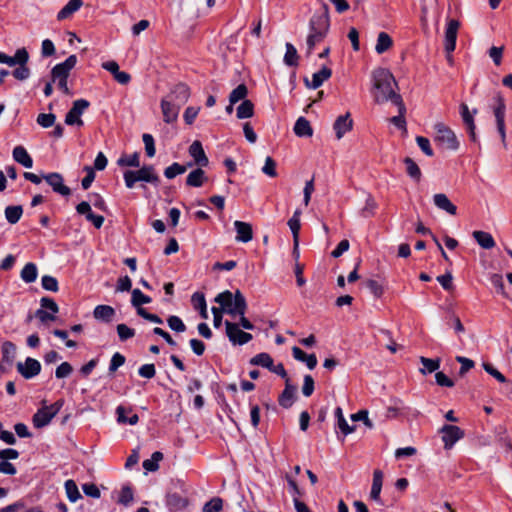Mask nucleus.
Masks as SVG:
<instances>
[{
  "instance_id": "nucleus-1",
  "label": "nucleus",
  "mask_w": 512,
  "mask_h": 512,
  "mask_svg": "<svg viewBox=\"0 0 512 512\" xmlns=\"http://www.w3.org/2000/svg\"><path fill=\"white\" fill-rule=\"evenodd\" d=\"M372 78L373 87L371 93L376 103L382 104L388 101L395 103L396 98H402L401 95L395 91L398 85L389 70L379 68L373 72Z\"/></svg>"
},
{
  "instance_id": "nucleus-2",
  "label": "nucleus",
  "mask_w": 512,
  "mask_h": 512,
  "mask_svg": "<svg viewBox=\"0 0 512 512\" xmlns=\"http://www.w3.org/2000/svg\"><path fill=\"white\" fill-rule=\"evenodd\" d=\"M330 27L328 12L314 13L309 21V34L307 36V56L311 55L315 46L322 42Z\"/></svg>"
},
{
  "instance_id": "nucleus-3",
  "label": "nucleus",
  "mask_w": 512,
  "mask_h": 512,
  "mask_svg": "<svg viewBox=\"0 0 512 512\" xmlns=\"http://www.w3.org/2000/svg\"><path fill=\"white\" fill-rule=\"evenodd\" d=\"M125 185L132 189L136 182L143 181L158 186L160 178L153 165H143L138 170H126L123 173Z\"/></svg>"
},
{
  "instance_id": "nucleus-4",
  "label": "nucleus",
  "mask_w": 512,
  "mask_h": 512,
  "mask_svg": "<svg viewBox=\"0 0 512 512\" xmlns=\"http://www.w3.org/2000/svg\"><path fill=\"white\" fill-rule=\"evenodd\" d=\"M64 405V400L59 399L49 406H44L37 410L32 417L35 428H43L47 426L51 420L57 415Z\"/></svg>"
},
{
  "instance_id": "nucleus-5",
  "label": "nucleus",
  "mask_w": 512,
  "mask_h": 512,
  "mask_svg": "<svg viewBox=\"0 0 512 512\" xmlns=\"http://www.w3.org/2000/svg\"><path fill=\"white\" fill-rule=\"evenodd\" d=\"M494 105H493V114L496 121L497 131L501 137V141L504 146H506V129H505V112H506V104L503 96L500 93H497L493 97Z\"/></svg>"
},
{
  "instance_id": "nucleus-6",
  "label": "nucleus",
  "mask_w": 512,
  "mask_h": 512,
  "mask_svg": "<svg viewBox=\"0 0 512 512\" xmlns=\"http://www.w3.org/2000/svg\"><path fill=\"white\" fill-rule=\"evenodd\" d=\"M434 129L436 132V142L449 150H457L459 148V141L455 133L448 126L443 123H436Z\"/></svg>"
},
{
  "instance_id": "nucleus-7",
  "label": "nucleus",
  "mask_w": 512,
  "mask_h": 512,
  "mask_svg": "<svg viewBox=\"0 0 512 512\" xmlns=\"http://www.w3.org/2000/svg\"><path fill=\"white\" fill-rule=\"evenodd\" d=\"M89 106L90 102L86 99L75 100L72 104L71 109L67 112L65 116V124L69 126H83L84 122L81 119V115Z\"/></svg>"
},
{
  "instance_id": "nucleus-8",
  "label": "nucleus",
  "mask_w": 512,
  "mask_h": 512,
  "mask_svg": "<svg viewBox=\"0 0 512 512\" xmlns=\"http://www.w3.org/2000/svg\"><path fill=\"white\" fill-rule=\"evenodd\" d=\"M226 336L233 345H245L253 339L252 334L239 328V325L228 320L225 321Z\"/></svg>"
},
{
  "instance_id": "nucleus-9",
  "label": "nucleus",
  "mask_w": 512,
  "mask_h": 512,
  "mask_svg": "<svg viewBox=\"0 0 512 512\" xmlns=\"http://www.w3.org/2000/svg\"><path fill=\"white\" fill-rule=\"evenodd\" d=\"M460 27V22L456 19H449L445 30L444 49L448 55V59H451V53L456 48L457 34Z\"/></svg>"
},
{
  "instance_id": "nucleus-10",
  "label": "nucleus",
  "mask_w": 512,
  "mask_h": 512,
  "mask_svg": "<svg viewBox=\"0 0 512 512\" xmlns=\"http://www.w3.org/2000/svg\"><path fill=\"white\" fill-rule=\"evenodd\" d=\"M442 441L446 450L451 449L454 444L464 437V431L455 425L446 424L440 429Z\"/></svg>"
},
{
  "instance_id": "nucleus-11",
  "label": "nucleus",
  "mask_w": 512,
  "mask_h": 512,
  "mask_svg": "<svg viewBox=\"0 0 512 512\" xmlns=\"http://www.w3.org/2000/svg\"><path fill=\"white\" fill-rule=\"evenodd\" d=\"M77 63L76 55H70L64 62L56 64L51 70L52 82L59 79H68L70 71Z\"/></svg>"
},
{
  "instance_id": "nucleus-12",
  "label": "nucleus",
  "mask_w": 512,
  "mask_h": 512,
  "mask_svg": "<svg viewBox=\"0 0 512 512\" xmlns=\"http://www.w3.org/2000/svg\"><path fill=\"white\" fill-rule=\"evenodd\" d=\"M459 112L463 121V124L466 127V130L469 134L470 140L473 142H476V125L474 122V116L477 114V109H473L471 112L468 108V105L466 103H461L459 106Z\"/></svg>"
},
{
  "instance_id": "nucleus-13",
  "label": "nucleus",
  "mask_w": 512,
  "mask_h": 512,
  "mask_svg": "<svg viewBox=\"0 0 512 512\" xmlns=\"http://www.w3.org/2000/svg\"><path fill=\"white\" fill-rule=\"evenodd\" d=\"M43 179L49 186H51L55 193L64 197H67L71 194V189L64 184V178L60 173L52 172L44 174Z\"/></svg>"
},
{
  "instance_id": "nucleus-14",
  "label": "nucleus",
  "mask_w": 512,
  "mask_h": 512,
  "mask_svg": "<svg viewBox=\"0 0 512 512\" xmlns=\"http://www.w3.org/2000/svg\"><path fill=\"white\" fill-rule=\"evenodd\" d=\"M16 367L18 373L25 379H32L41 372L40 362L31 357H27L24 363L18 362Z\"/></svg>"
},
{
  "instance_id": "nucleus-15",
  "label": "nucleus",
  "mask_w": 512,
  "mask_h": 512,
  "mask_svg": "<svg viewBox=\"0 0 512 512\" xmlns=\"http://www.w3.org/2000/svg\"><path fill=\"white\" fill-rule=\"evenodd\" d=\"M76 212L79 215L85 216L86 220L91 222L96 229H100L104 223V217L102 215L95 214L91 205L87 201H82L76 205Z\"/></svg>"
},
{
  "instance_id": "nucleus-16",
  "label": "nucleus",
  "mask_w": 512,
  "mask_h": 512,
  "mask_svg": "<svg viewBox=\"0 0 512 512\" xmlns=\"http://www.w3.org/2000/svg\"><path fill=\"white\" fill-rule=\"evenodd\" d=\"M189 97V86L180 82L171 89L170 93L165 98L172 100V102L178 104L179 106H182L188 101Z\"/></svg>"
},
{
  "instance_id": "nucleus-17",
  "label": "nucleus",
  "mask_w": 512,
  "mask_h": 512,
  "mask_svg": "<svg viewBox=\"0 0 512 512\" xmlns=\"http://www.w3.org/2000/svg\"><path fill=\"white\" fill-rule=\"evenodd\" d=\"M28 60L29 54L24 47L17 49L13 56H9L6 53L0 51V63L6 64L10 67H14L18 64H27Z\"/></svg>"
},
{
  "instance_id": "nucleus-18",
  "label": "nucleus",
  "mask_w": 512,
  "mask_h": 512,
  "mask_svg": "<svg viewBox=\"0 0 512 512\" xmlns=\"http://www.w3.org/2000/svg\"><path fill=\"white\" fill-rule=\"evenodd\" d=\"M180 108L181 106L164 97L161 100V111L164 122L168 124L175 122L178 119Z\"/></svg>"
},
{
  "instance_id": "nucleus-19",
  "label": "nucleus",
  "mask_w": 512,
  "mask_h": 512,
  "mask_svg": "<svg viewBox=\"0 0 512 512\" xmlns=\"http://www.w3.org/2000/svg\"><path fill=\"white\" fill-rule=\"evenodd\" d=\"M353 128V120L351 119L350 113L340 115L337 117L333 124V129L336 134V138L341 139L347 132Z\"/></svg>"
},
{
  "instance_id": "nucleus-20",
  "label": "nucleus",
  "mask_w": 512,
  "mask_h": 512,
  "mask_svg": "<svg viewBox=\"0 0 512 512\" xmlns=\"http://www.w3.org/2000/svg\"><path fill=\"white\" fill-rule=\"evenodd\" d=\"M189 155L194 159V163L199 167H206L209 164L208 157L205 154L200 141H194L189 147Z\"/></svg>"
},
{
  "instance_id": "nucleus-21",
  "label": "nucleus",
  "mask_w": 512,
  "mask_h": 512,
  "mask_svg": "<svg viewBox=\"0 0 512 512\" xmlns=\"http://www.w3.org/2000/svg\"><path fill=\"white\" fill-rule=\"evenodd\" d=\"M332 75V70L326 66H323L318 72L312 75V81H309L308 78L304 79V83L306 87L310 89L319 88L324 81L328 80Z\"/></svg>"
},
{
  "instance_id": "nucleus-22",
  "label": "nucleus",
  "mask_w": 512,
  "mask_h": 512,
  "mask_svg": "<svg viewBox=\"0 0 512 512\" xmlns=\"http://www.w3.org/2000/svg\"><path fill=\"white\" fill-rule=\"evenodd\" d=\"M188 499L177 492H170L166 495V505L170 511H182L188 506Z\"/></svg>"
},
{
  "instance_id": "nucleus-23",
  "label": "nucleus",
  "mask_w": 512,
  "mask_h": 512,
  "mask_svg": "<svg viewBox=\"0 0 512 512\" xmlns=\"http://www.w3.org/2000/svg\"><path fill=\"white\" fill-rule=\"evenodd\" d=\"M296 390V386L291 384L290 379H287L285 388L278 398L279 405L285 409L290 408L294 403Z\"/></svg>"
},
{
  "instance_id": "nucleus-24",
  "label": "nucleus",
  "mask_w": 512,
  "mask_h": 512,
  "mask_svg": "<svg viewBox=\"0 0 512 512\" xmlns=\"http://www.w3.org/2000/svg\"><path fill=\"white\" fill-rule=\"evenodd\" d=\"M236 230V241L247 243L253 238V230L251 224L236 220L234 222Z\"/></svg>"
},
{
  "instance_id": "nucleus-25",
  "label": "nucleus",
  "mask_w": 512,
  "mask_h": 512,
  "mask_svg": "<svg viewBox=\"0 0 512 512\" xmlns=\"http://www.w3.org/2000/svg\"><path fill=\"white\" fill-rule=\"evenodd\" d=\"M247 310V302L240 290L234 293V303L232 309H227V314L232 316L245 315Z\"/></svg>"
},
{
  "instance_id": "nucleus-26",
  "label": "nucleus",
  "mask_w": 512,
  "mask_h": 512,
  "mask_svg": "<svg viewBox=\"0 0 512 512\" xmlns=\"http://www.w3.org/2000/svg\"><path fill=\"white\" fill-rule=\"evenodd\" d=\"M434 204L437 208L444 210L450 215H455L457 207L449 200V198L443 194L438 193L433 196Z\"/></svg>"
},
{
  "instance_id": "nucleus-27",
  "label": "nucleus",
  "mask_w": 512,
  "mask_h": 512,
  "mask_svg": "<svg viewBox=\"0 0 512 512\" xmlns=\"http://www.w3.org/2000/svg\"><path fill=\"white\" fill-rule=\"evenodd\" d=\"M292 355L296 360L305 362L307 367L311 370L314 369L317 365L316 355L315 354L308 355L299 347L294 346L292 348Z\"/></svg>"
},
{
  "instance_id": "nucleus-28",
  "label": "nucleus",
  "mask_w": 512,
  "mask_h": 512,
  "mask_svg": "<svg viewBox=\"0 0 512 512\" xmlns=\"http://www.w3.org/2000/svg\"><path fill=\"white\" fill-rule=\"evenodd\" d=\"M398 108V115L393 116L390 119V122L394 124L399 129H405L406 128V121H405V113H406V107L403 102L402 98H396V102L393 103Z\"/></svg>"
},
{
  "instance_id": "nucleus-29",
  "label": "nucleus",
  "mask_w": 512,
  "mask_h": 512,
  "mask_svg": "<svg viewBox=\"0 0 512 512\" xmlns=\"http://www.w3.org/2000/svg\"><path fill=\"white\" fill-rule=\"evenodd\" d=\"M12 154L14 160L21 164L22 166H24L25 168H31L33 166V159L23 146H16L13 149Z\"/></svg>"
},
{
  "instance_id": "nucleus-30",
  "label": "nucleus",
  "mask_w": 512,
  "mask_h": 512,
  "mask_svg": "<svg viewBox=\"0 0 512 512\" xmlns=\"http://www.w3.org/2000/svg\"><path fill=\"white\" fill-rule=\"evenodd\" d=\"M383 485V472L379 469L373 472V482L370 491V498L374 501L380 500V493Z\"/></svg>"
},
{
  "instance_id": "nucleus-31",
  "label": "nucleus",
  "mask_w": 512,
  "mask_h": 512,
  "mask_svg": "<svg viewBox=\"0 0 512 512\" xmlns=\"http://www.w3.org/2000/svg\"><path fill=\"white\" fill-rule=\"evenodd\" d=\"M300 215H301V211L299 209L295 210V212L293 213V216L288 220V223H287L292 232V235H293V242H294L295 249L298 247V243H299V232H300V228H301Z\"/></svg>"
},
{
  "instance_id": "nucleus-32",
  "label": "nucleus",
  "mask_w": 512,
  "mask_h": 512,
  "mask_svg": "<svg viewBox=\"0 0 512 512\" xmlns=\"http://www.w3.org/2000/svg\"><path fill=\"white\" fill-rule=\"evenodd\" d=\"M83 4V0H69L68 3L58 12L57 19L62 21L69 18L78 11Z\"/></svg>"
},
{
  "instance_id": "nucleus-33",
  "label": "nucleus",
  "mask_w": 512,
  "mask_h": 512,
  "mask_svg": "<svg viewBox=\"0 0 512 512\" xmlns=\"http://www.w3.org/2000/svg\"><path fill=\"white\" fill-rule=\"evenodd\" d=\"M294 133L298 137H311L313 135V129L306 118L299 117L294 125Z\"/></svg>"
},
{
  "instance_id": "nucleus-34",
  "label": "nucleus",
  "mask_w": 512,
  "mask_h": 512,
  "mask_svg": "<svg viewBox=\"0 0 512 512\" xmlns=\"http://www.w3.org/2000/svg\"><path fill=\"white\" fill-rule=\"evenodd\" d=\"M473 238L484 249H492L496 245L492 235L485 231H474Z\"/></svg>"
},
{
  "instance_id": "nucleus-35",
  "label": "nucleus",
  "mask_w": 512,
  "mask_h": 512,
  "mask_svg": "<svg viewBox=\"0 0 512 512\" xmlns=\"http://www.w3.org/2000/svg\"><path fill=\"white\" fill-rule=\"evenodd\" d=\"M115 315V310L109 305H98L94 308L93 316L98 320L110 322Z\"/></svg>"
},
{
  "instance_id": "nucleus-36",
  "label": "nucleus",
  "mask_w": 512,
  "mask_h": 512,
  "mask_svg": "<svg viewBox=\"0 0 512 512\" xmlns=\"http://www.w3.org/2000/svg\"><path fill=\"white\" fill-rule=\"evenodd\" d=\"M214 301L220 305L219 309H223L227 313V309H232L233 307L234 294L229 290H225L219 293Z\"/></svg>"
},
{
  "instance_id": "nucleus-37",
  "label": "nucleus",
  "mask_w": 512,
  "mask_h": 512,
  "mask_svg": "<svg viewBox=\"0 0 512 512\" xmlns=\"http://www.w3.org/2000/svg\"><path fill=\"white\" fill-rule=\"evenodd\" d=\"M206 180L205 172L201 167L191 171L186 178V185L190 187H201Z\"/></svg>"
},
{
  "instance_id": "nucleus-38",
  "label": "nucleus",
  "mask_w": 512,
  "mask_h": 512,
  "mask_svg": "<svg viewBox=\"0 0 512 512\" xmlns=\"http://www.w3.org/2000/svg\"><path fill=\"white\" fill-rule=\"evenodd\" d=\"M191 303L194 309L199 311L202 318H208L207 304L203 293L195 292L191 297Z\"/></svg>"
},
{
  "instance_id": "nucleus-39",
  "label": "nucleus",
  "mask_w": 512,
  "mask_h": 512,
  "mask_svg": "<svg viewBox=\"0 0 512 512\" xmlns=\"http://www.w3.org/2000/svg\"><path fill=\"white\" fill-rule=\"evenodd\" d=\"M2 359L7 362L8 367L13 365L16 355V345L11 341H5L1 346Z\"/></svg>"
},
{
  "instance_id": "nucleus-40",
  "label": "nucleus",
  "mask_w": 512,
  "mask_h": 512,
  "mask_svg": "<svg viewBox=\"0 0 512 512\" xmlns=\"http://www.w3.org/2000/svg\"><path fill=\"white\" fill-rule=\"evenodd\" d=\"M117 165L120 167H140V155L138 152L133 154H123L118 160Z\"/></svg>"
},
{
  "instance_id": "nucleus-41",
  "label": "nucleus",
  "mask_w": 512,
  "mask_h": 512,
  "mask_svg": "<svg viewBox=\"0 0 512 512\" xmlns=\"http://www.w3.org/2000/svg\"><path fill=\"white\" fill-rule=\"evenodd\" d=\"M335 417L337 419V426L344 436L351 434L355 431L356 426H350L343 415L341 407L335 409Z\"/></svg>"
},
{
  "instance_id": "nucleus-42",
  "label": "nucleus",
  "mask_w": 512,
  "mask_h": 512,
  "mask_svg": "<svg viewBox=\"0 0 512 512\" xmlns=\"http://www.w3.org/2000/svg\"><path fill=\"white\" fill-rule=\"evenodd\" d=\"M393 45L392 38L386 32H380L378 34L377 43L375 50L378 54H383L389 50Z\"/></svg>"
},
{
  "instance_id": "nucleus-43",
  "label": "nucleus",
  "mask_w": 512,
  "mask_h": 512,
  "mask_svg": "<svg viewBox=\"0 0 512 512\" xmlns=\"http://www.w3.org/2000/svg\"><path fill=\"white\" fill-rule=\"evenodd\" d=\"M488 279L491 285L495 288L496 292L501 296L508 298V294L505 290V284L503 276L499 273H490Z\"/></svg>"
},
{
  "instance_id": "nucleus-44",
  "label": "nucleus",
  "mask_w": 512,
  "mask_h": 512,
  "mask_svg": "<svg viewBox=\"0 0 512 512\" xmlns=\"http://www.w3.org/2000/svg\"><path fill=\"white\" fill-rule=\"evenodd\" d=\"M285 47H286V52H285L284 59H283L284 63L287 66L296 67L298 65V59H299L296 48L294 47L293 44H291L289 42L286 43Z\"/></svg>"
},
{
  "instance_id": "nucleus-45",
  "label": "nucleus",
  "mask_w": 512,
  "mask_h": 512,
  "mask_svg": "<svg viewBox=\"0 0 512 512\" xmlns=\"http://www.w3.org/2000/svg\"><path fill=\"white\" fill-rule=\"evenodd\" d=\"M23 214L21 205H12L5 208V218L10 224H16Z\"/></svg>"
},
{
  "instance_id": "nucleus-46",
  "label": "nucleus",
  "mask_w": 512,
  "mask_h": 512,
  "mask_svg": "<svg viewBox=\"0 0 512 512\" xmlns=\"http://www.w3.org/2000/svg\"><path fill=\"white\" fill-rule=\"evenodd\" d=\"M407 174L416 182H419L422 176L418 164L410 157L404 159Z\"/></svg>"
},
{
  "instance_id": "nucleus-47",
  "label": "nucleus",
  "mask_w": 512,
  "mask_h": 512,
  "mask_svg": "<svg viewBox=\"0 0 512 512\" xmlns=\"http://www.w3.org/2000/svg\"><path fill=\"white\" fill-rule=\"evenodd\" d=\"M20 275L24 282H26V283L34 282L38 276V271H37L36 265L32 262L27 263L23 267Z\"/></svg>"
},
{
  "instance_id": "nucleus-48",
  "label": "nucleus",
  "mask_w": 512,
  "mask_h": 512,
  "mask_svg": "<svg viewBox=\"0 0 512 512\" xmlns=\"http://www.w3.org/2000/svg\"><path fill=\"white\" fill-rule=\"evenodd\" d=\"M250 364L270 369L273 367V358L268 353L262 352L252 357Z\"/></svg>"
},
{
  "instance_id": "nucleus-49",
  "label": "nucleus",
  "mask_w": 512,
  "mask_h": 512,
  "mask_svg": "<svg viewBox=\"0 0 512 512\" xmlns=\"http://www.w3.org/2000/svg\"><path fill=\"white\" fill-rule=\"evenodd\" d=\"M131 294V304L136 310L142 308V305L149 304L152 301L151 297L143 294L139 289L132 290Z\"/></svg>"
},
{
  "instance_id": "nucleus-50",
  "label": "nucleus",
  "mask_w": 512,
  "mask_h": 512,
  "mask_svg": "<svg viewBox=\"0 0 512 512\" xmlns=\"http://www.w3.org/2000/svg\"><path fill=\"white\" fill-rule=\"evenodd\" d=\"M254 114V105L250 100H244L237 107V118L238 119H246L251 118Z\"/></svg>"
},
{
  "instance_id": "nucleus-51",
  "label": "nucleus",
  "mask_w": 512,
  "mask_h": 512,
  "mask_svg": "<svg viewBox=\"0 0 512 512\" xmlns=\"http://www.w3.org/2000/svg\"><path fill=\"white\" fill-rule=\"evenodd\" d=\"M163 459V453L160 451H155L150 459H146L143 461V468L149 472H154L159 468V461Z\"/></svg>"
},
{
  "instance_id": "nucleus-52",
  "label": "nucleus",
  "mask_w": 512,
  "mask_h": 512,
  "mask_svg": "<svg viewBox=\"0 0 512 512\" xmlns=\"http://www.w3.org/2000/svg\"><path fill=\"white\" fill-rule=\"evenodd\" d=\"M420 362L424 367V368L420 369V372L422 374H425L426 372H428V373L435 372L440 367V359L439 358L431 359V358H426L424 356H421Z\"/></svg>"
},
{
  "instance_id": "nucleus-53",
  "label": "nucleus",
  "mask_w": 512,
  "mask_h": 512,
  "mask_svg": "<svg viewBox=\"0 0 512 512\" xmlns=\"http://www.w3.org/2000/svg\"><path fill=\"white\" fill-rule=\"evenodd\" d=\"M248 94V89L245 84H239L235 89L232 90V92L229 95V102L231 104H236L237 102L241 100H245L246 96Z\"/></svg>"
},
{
  "instance_id": "nucleus-54",
  "label": "nucleus",
  "mask_w": 512,
  "mask_h": 512,
  "mask_svg": "<svg viewBox=\"0 0 512 512\" xmlns=\"http://www.w3.org/2000/svg\"><path fill=\"white\" fill-rule=\"evenodd\" d=\"M64 486L66 495L71 502H76L78 499L81 498V494L74 480H67Z\"/></svg>"
},
{
  "instance_id": "nucleus-55",
  "label": "nucleus",
  "mask_w": 512,
  "mask_h": 512,
  "mask_svg": "<svg viewBox=\"0 0 512 512\" xmlns=\"http://www.w3.org/2000/svg\"><path fill=\"white\" fill-rule=\"evenodd\" d=\"M133 490L129 485L121 488L117 502L123 506H129L133 501Z\"/></svg>"
},
{
  "instance_id": "nucleus-56",
  "label": "nucleus",
  "mask_w": 512,
  "mask_h": 512,
  "mask_svg": "<svg viewBox=\"0 0 512 512\" xmlns=\"http://www.w3.org/2000/svg\"><path fill=\"white\" fill-rule=\"evenodd\" d=\"M187 170V167L184 166V165H181L177 162H174L173 164H171L170 166H168L165 170H164V176L168 179H173L175 178L177 175H180V174H183L185 173Z\"/></svg>"
},
{
  "instance_id": "nucleus-57",
  "label": "nucleus",
  "mask_w": 512,
  "mask_h": 512,
  "mask_svg": "<svg viewBox=\"0 0 512 512\" xmlns=\"http://www.w3.org/2000/svg\"><path fill=\"white\" fill-rule=\"evenodd\" d=\"M16 66L17 67L11 72L15 79L24 81L30 77L31 71L27 64H18Z\"/></svg>"
},
{
  "instance_id": "nucleus-58",
  "label": "nucleus",
  "mask_w": 512,
  "mask_h": 512,
  "mask_svg": "<svg viewBox=\"0 0 512 512\" xmlns=\"http://www.w3.org/2000/svg\"><path fill=\"white\" fill-rule=\"evenodd\" d=\"M167 324L170 329L175 332L182 333L186 331V325L182 319L176 315H171L167 318Z\"/></svg>"
},
{
  "instance_id": "nucleus-59",
  "label": "nucleus",
  "mask_w": 512,
  "mask_h": 512,
  "mask_svg": "<svg viewBox=\"0 0 512 512\" xmlns=\"http://www.w3.org/2000/svg\"><path fill=\"white\" fill-rule=\"evenodd\" d=\"M56 116L53 113H41L37 116L36 122L43 128L52 127L55 124Z\"/></svg>"
},
{
  "instance_id": "nucleus-60",
  "label": "nucleus",
  "mask_w": 512,
  "mask_h": 512,
  "mask_svg": "<svg viewBox=\"0 0 512 512\" xmlns=\"http://www.w3.org/2000/svg\"><path fill=\"white\" fill-rule=\"evenodd\" d=\"M223 508V501L219 497H214L203 506V512H220Z\"/></svg>"
},
{
  "instance_id": "nucleus-61",
  "label": "nucleus",
  "mask_w": 512,
  "mask_h": 512,
  "mask_svg": "<svg viewBox=\"0 0 512 512\" xmlns=\"http://www.w3.org/2000/svg\"><path fill=\"white\" fill-rule=\"evenodd\" d=\"M377 204L372 196H368L365 202V206L361 209V216L369 218L375 214Z\"/></svg>"
},
{
  "instance_id": "nucleus-62",
  "label": "nucleus",
  "mask_w": 512,
  "mask_h": 512,
  "mask_svg": "<svg viewBox=\"0 0 512 512\" xmlns=\"http://www.w3.org/2000/svg\"><path fill=\"white\" fill-rule=\"evenodd\" d=\"M41 285L43 289L51 292H57L59 289L58 281L55 277L50 275H44L41 279Z\"/></svg>"
},
{
  "instance_id": "nucleus-63",
  "label": "nucleus",
  "mask_w": 512,
  "mask_h": 512,
  "mask_svg": "<svg viewBox=\"0 0 512 512\" xmlns=\"http://www.w3.org/2000/svg\"><path fill=\"white\" fill-rule=\"evenodd\" d=\"M483 366V369L489 374L491 375L492 377H494L497 381H499L500 383H507L508 380L507 378L500 372L498 371L492 364L488 363V362H484L482 364Z\"/></svg>"
},
{
  "instance_id": "nucleus-64",
  "label": "nucleus",
  "mask_w": 512,
  "mask_h": 512,
  "mask_svg": "<svg viewBox=\"0 0 512 512\" xmlns=\"http://www.w3.org/2000/svg\"><path fill=\"white\" fill-rule=\"evenodd\" d=\"M116 329L121 341H126L135 336V330L128 327L126 324H118Z\"/></svg>"
}]
</instances>
